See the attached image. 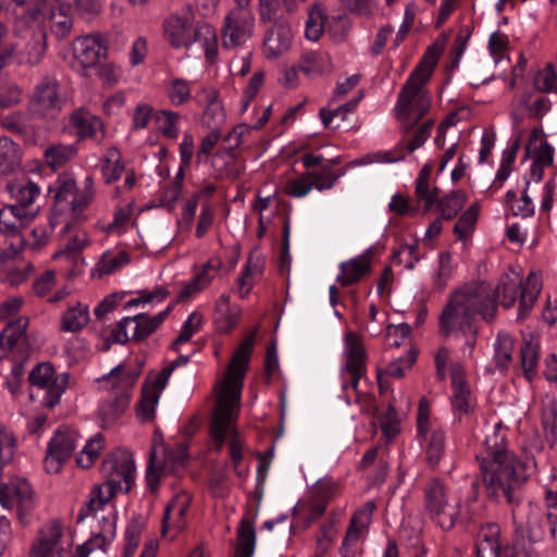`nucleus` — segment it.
<instances>
[{"mask_svg": "<svg viewBox=\"0 0 557 557\" xmlns=\"http://www.w3.org/2000/svg\"><path fill=\"white\" fill-rule=\"evenodd\" d=\"M89 322V309L87 305L76 302L67 308L62 317V330L77 332Z\"/></svg>", "mask_w": 557, "mask_h": 557, "instance_id": "nucleus-47", "label": "nucleus"}, {"mask_svg": "<svg viewBox=\"0 0 557 557\" xmlns=\"http://www.w3.org/2000/svg\"><path fill=\"white\" fill-rule=\"evenodd\" d=\"M256 531L247 521H243L238 529V547L239 557H251L255 552Z\"/></svg>", "mask_w": 557, "mask_h": 557, "instance_id": "nucleus-62", "label": "nucleus"}, {"mask_svg": "<svg viewBox=\"0 0 557 557\" xmlns=\"http://www.w3.org/2000/svg\"><path fill=\"white\" fill-rule=\"evenodd\" d=\"M371 251L369 248L362 255L339 264L341 272L336 280L342 286L352 285L370 273Z\"/></svg>", "mask_w": 557, "mask_h": 557, "instance_id": "nucleus-32", "label": "nucleus"}, {"mask_svg": "<svg viewBox=\"0 0 557 557\" xmlns=\"http://www.w3.org/2000/svg\"><path fill=\"white\" fill-rule=\"evenodd\" d=\"M478 214L479 205L473 203L461 214V216L454 226V233L457 235L459 240L463 242V244L467 242V239L473 232Z\"/></svg>", "mask_w": 557, "mask_h": 557, "instance_id": "nucleus-58", "label": "nucleus"}, {"mask_svg": "<svg viewBox=\"0 0 557 557\" xmlns=\"http://www.w3.org/2000/svg\"><path fill=\"white\" fill-rule=\"evenodd\" d=\"M202 324L203 315L198 311H193L183 323L181 331L173 343V346L177 348L178 345L187 343L193 335L201 330Z\"/></svg>", "mask_w": 557, "mask_h": 557, "instance_id": "nucleus-63", "label": "nucleus"}, {"mask_svg": "<svg viewBox=\"0 0 557 557\" xmlns=\"http://www.w3.org/2000/svg\"><path fill=\"white\" fill-rule=\"evenodd\" d=\"M193 82L184 78H172L166 87V96L173 106H183L191 99Z\"/></svg>", "mask_w": 557, "mask_h": 557, "instance_id": "nucleus-56", "label": "nucleus"}, {"mask_svg": "<svg viewBox=\"0 0 557 557\" xmlns=\"http://www.w3.org/2000/svg\"><path fill=\"white\" fill-rule=\"evenodd\" d=\"M537 482L542 488L546 506L549 532L557 540V468L543 467L539 470Z\"/></svg>", "mask_w": 557, "mask_h": 557, "instance_id": "nucleus-24", "label": "nucleus"}, {"mask_svg": "<svg viewBox=\"0 0 557 557\" xmlns=\"http://www.w3.org/2000/svg\"><path fill=\"white\" fill-rule=\"evenodd\" d=\"M293 41L294 30L288 21L282 17L275 20L264 34L263 53L268 59H277L292 48Z\"/></svg>", "mask_w": 557, "mask_h": 557, "instance_id": "nucleus-23", "label": "nucleus"}, {"mask_svg": "<svg viewBox=\"0 0 557 557\" xmlns=\"http://www.w3.org/2000/svg\"><path fill=\"white\" fill-rule=\"evenodd\" d=\"M315 508L318 515H322L326 508V504L339 493V485L333 480H321L314 487Z\"/></svg>", "mask_w": 557, "mask_h": 557, "instance_id": "nucleus-51", "label": "nucleus"}, {"mask_svg": "<svg viewBox=\"0 0 557 557\" xmlns=\"http://www.w3.org/2000/svg\"><path fill=\"white\" fill-rule=\"evenodd\" d=\"M104 449V437L102 434L97 433L87 440L82 450L78 453L76 462L78 467L88 469L99 458L100 454Z\"/></svg>", "mask_w": 557, "mask_h": 557, "instance_id": "nucleus-48", "label": "nucleus"}, {"mask_svg": "<svg viewBox=\"0 0 557 557\" xmlns=\"http://www.w3.org/2000/svg\"><path fill=\"white\" fill-rule=\"evenodd\" d=\"M28 319L21 317L7 324L0 333V359L11 358L21 342L25 338Z\"/></svg>", "mask_w": 557, "mask_h": 557, "instance_id": "nucleus-33", "label": "nucleus"}, {"mask_svg": "<svg viewBox=\"0 0 557 557\" xmlns=\"http://www.w3.org/2000/svg\"><path fill=\"white\" fill-rule=\"evenodd\" d=\"M205 53L206 59L213 63L218 58L219 45L215 29L209 24H201L196 27L195 40Z\"/></svg>", "mask_w": 557, "mask_h": 557, "instance_id": "nucleus-44", "label": "nucleus"}, {"mask_svg": "<svg viewBox=\"0 0 557 557\" xmlns=\"http://www.w3.org/2000/svg\"><path fill=\"white\" fill-rule=\"evenodd\" d=\"M193 497L187 491L177 493L166 505L162 517L161 532L163 536L174 539L187 527V511Z\"/></svg>", "mask_w": 557, "mask_h": 557, "instance_id": "nucleus-21", "label": "nucleus"}, {"mask_svg": "<svg viewBox=\"0 0 557 557\" xmlns=\"http://www.w3.org/2000/svg\"><path fill=\"white\" fill-rule=\"evenodd\" d=\"M172 308L173 306L170 305L165 310L154 315L139 313L134 317H125L124 324L132 326V339L139 342L151 335L163 323Z\"/></svg>", "mask_w": 557, "mask_h": 557, "instance_id": "nucleus-30", "label": "nucleus"}, {"mask_svg": "<svg viewBox=\"0 0 557 557\" xmlns=\"http://www.w3.org/2000/svg\"><path fill=\"white\" fill-rule=\"evenodd\" d=\"M73 547L70 529L62 521L52 519L38 530L28 557H77Z\"/></svg>", "mask_w": 557, "mask_h": 557, "instance_id": "nucleus-12", "label": "nucleus"}, {"mask_svg": "<svg viewBox=\"0 0 557 557\" xmlns=\"http://www.w3.org/2000/svg\"><path fill=\"white\" fill-rule=\"evenodd\" d=\"M22 152L9 137H0V175H9L20 170Z\"/></svg>", "mask_w": 557, "mask_h": 557, "instance_id": "nucleus-40", "label": "nucleus"}, {"mask_svg": "<svg viewBox=\"0 0 557 557\" xmlns=\"http://www.w3.org/2000/svg\"><path fill=\"white\" fill-rule=\"evenodd\" d=\"M51 32L59 38L66 37L73 26L70 15V7L66 3L57 1L51 5L49 13Z\"/></svg>", "mask_w": 557, "mask_h": 557, "instance_id": "nucleus-43", "label": "nucleus"}, {"mask_svg": "<svg viewBox=\"0 0 557 557\" xmlns=\"http://www.w3.org/2000/svg\"><path fill=\"white\" fill-rule=\"evenodd\" d=\"M242 309L238 305L231 304L228 294H222L214 305L213 322L220 333H227L239 322Z\"/></svg>", "mask_w": 557, "mask_h": 557, "instance_id": "nucleus-31", "label": "nucleus"}, {"mask_svg": "<svg viewBox=\"0 0 557 557\" xmlns=\"http://www.w3.org/2000/svg\"><path fill=\"white\" fill-rule=\"evenodd\" d=\"M78 434L67 428L58 429L48 443L47 455L44 461L48 473H58L63 463L72 456L76 448Z\"/></svg>", "mask_w": 557, "mask_h": 557, "instance_id": "nucleus-17", "label": "nucleus"}, {"mask_svg": "<svg viewBox=\"0 0 557 557\" xmlns=\"http://www.w3.org/2000/svg\"><path fill=\"white\" fill-rule=\"evenodd\" d=\"M264 261L260 256H249L237 278V294L240 298L244 299L250 294L256 280L262 275Z\"/></svg>", "mask_w": 557, "mask_h": 557, "instance_id": "nucleus-35", "label": "nucleus"}, {"mask_svg": "<svg viewBox=\"0 0 557 557\" xmlns=\"http://www.w3.org/2000/svg\"><path fill=\"white\" fill-rule=\"evenodd\" d=\"M77 153L76 145L58 143L46 148L44 158L46 164L53 171H57L74 160Z\"/></svg>", "mask_w": 557, "mask_h": 557, "instance_id": "nucleus-39", "label": "nucleus"}, {"mask_svg": "<svg viewBox=\"0 0 557 557\" xmlns=\"http://www.w3.org/2000/svg\"><path fill=\"white\" fill-rule=\"evenodd\" d=\"M89 516H94L97 520L98 531L91 539L77 547V557H88L95 549H102L116 534L117 513L111 499H103L90 493L88 502L78 511L77 521L81 522Z\"/></svg>", "mask_w": 557, "mask_h": 557, "instance_id": "nucleus-9", "label": "nucleus"}, {"mask_svg": "<svg viewBox=\"0 0 557 557\" xmlns=\"http://www.w3.org/2000/svg\"><path fill=\"white\" fill-rule=\"evenodd\" d=\"M494 290V299L496 300V296L500 299V304L505 308H511L518 297V293L520 292V301H519V310H518V319H525L530 311L532 310L537 297L542 290V276L536 271H531L525 280L522 283L520 274L509 269L506 272L498 283V285L494 288L490 284H487Z\"/></svg>", "mask_w": 557, "mask_h": 557, "instance_id": "nucleus-8", "label": "nucleus"}, {"mask_svg": "<svg viewBox=\"0 0 557 557\" xmlns=\"http://www.w3.org/2000/svg\"><path fill=\"white\" fill-rule=\"evenodd\" d=\"M445 443L446 435L444 431L435 430L432 432L425 449L426 461L432 468L437 467L444 456Z\"/></svg>", "mask_w": 557, "mask_h": 557, "instance_id": "nucleus-59", "label": "nucleus"}, {"mask_svg": "<svg viewBox=\"0 0 557 557\" xmlns=\"http://www.w3.org/2000/svg\"><path fill=\"white\" fill-rule=\"evenodd\" d=\"M137 375L123 364L113 368L103 377L115 395L102 401L98 408V417L103 428L112 425L127 409L129 405V391L135 384Z\"/></svg>", "mask_w": 557, "mask_h": 557, "instance_id": "nucleus-11", "label": "nucleus"}, {"mask_svg": "<svg viewBox=\"0 0 557 557\" xmlns=\"http://www.w3.org/2000/svg\"><path fill=\"white\" fill-rule=\"evenodd\" d=\"M423 499L430 518L443 530H450L471 518L475 497H455L443 480L431 478L423 487Z\"/></svg>", "mask_w": 557, "mask_h": 557, "instance_id": "nucleus-7", "label": "nucleus"}, {"mask_svg": "<svg viewBox=\"0 0 557 557\" xmlns=\"http://www.w3.org/2000/svg\"><path fill=\"white\" fill-rule=\"evenodd\" d=\"M467 201V195L465 191L458 189L453 190L444 198H442L438 203V210L441 212V218L446 220L454 219L458 212L462 209Z\"/></svg>", "mask_w": 557, "mask_h": 557, "instance_id": "nucleus-52", "label": "nucleus"}, {"mask_svg": "<svg viewBox=\"0 0 557 557\" xmlns=\"http://www.w3.org/2000/svg\"><path fill=\"white\" fill-rule=\"evenodd\" d=\"M0 505L8 510L16 509L20 518L29 513L35 506L30 484L23 479L0 483Z\"/></svg>", "mask_w": 557, "mask_h": 557, "instance_id": "nucleus-20", "label": "nucleus"}, {"mask_svg": "<svg viewBox=\"0 0 557 557\" xmlns=\"http://www.w3.org/2000/svg\"><path fill=\"white\" fill-rule=\"evenodd\" d=\"M331 67L330 57L320 51H309L302 54L299 69L306 74L322 73Z\"/></svg>", "mask_w": 557, "mask_h": 557, "instance_id": "nucleus-54", "label": "nucleus"}, {"mask_svg": "<svg viewBox=\"0 0 557 557\" xmlns=\"http://www.w3.org/2000/svg\"><path fill=\"white\" fill-rule=\"evenodd\" d=\"M520 355L524 375L531 381L535 374L539 360V342L535 338L524 339Z\"/></svg>", "mask_w": 557, "mask_h": 557, "instance_id": "nucleus-55", "label": "nucleus"}, {"mask_svg": "<svg viewBox=\"0 0 557 557\" xmlns=\"http://www.w3.org/2000/svg\"><path fill=\"white\" fill-rule=\"evenodd\" d=\"M500 529L497 524L488 523L482 527L478 533L476 557H503L511 555L509 552L500 553Z\"/></svg>", "mask_w": 557, "mask_h": 557, "instance_id": "nucleus-34", "label": "nucleus"}, {"mask_svg": "<svg viewBox=\"0 0 557 557\" xmlns=\"http://www.w3.org/2000/svg\"><path fill=\"white\" fill-rule=\"evenodd\" d=\"M143 522L140 517H134L128 522L125 530V544L122 557H134L140 543Z\"/></svg>", "mask_w": 557, "mask_h": 557, "instance_id": "nucleus-60", "label": "nucleus"}, {"mask_svg": "<svg viewBox=\"0 0 557 557\" xmlns=\"http://www.w3.org/2000/svg\"><path fill=\"white\" fill-rule=\"evenodd\" d=\"M101 471L106 481L96 485L90 493L103 499H112L117 493L129 492L136 473L133 455L125 449H116L108 454Z\"/></svg>", "mask_w": 557, "mask_h": 557, "instance_id": "nucleus-10", "label": "nucleus"}, {"mask_svg": "<svg viewBox=\"0 0 557 557\" xmlns=\"http://www.w3.org/2000/svg\"><path fill=\"white\" fill-rule=\"evenodd\" d=\"M7 190L20 208L30 206L40 194L39 186L26 177L10 182Z\"/></svg>", "mask_w": 557, "mask_h": 557, "instance_id": "nucleus-38", "label": "nucleus"}, {"mask_svg": "<svg viewBox=\"0 0 557 557\" xmlns=\"http://www.w3.org/2000/svg\"><path fill=\"white\" fill-rule=\"evenodd\" d=\"M456 267L457 265L454 262L453 256L449 251L441 252L433 269L432 278L434 285L440 289L446 287L448 281L453 276Z\"/></svg>", "mask_w": 557, "mask_h": 557, "instance_id": "nucleus-49", "label": "nucleus"}, {"mask_svg": "<svg viewBox=\"0 0 557 557\" xmlns=\"http://www.w3.org/2000/svg\"><path fill=\"white\" fill-rule=\"evenodd\" d=\"M437 64V54L429 49L401 86L393 114L405 132L413 128L431 108V95L426 89Z\"/></svg>", "mask_w": 557, "mask_h": 557, "instance_id": "nucleus-4", "label": "nucleus"}, {"mask_svg": "<svg viewBox=\"0 0 557 557\" xmlns=\"http://www.w3.org/2000/svg\"><path fill=\"white\" fill-rule=\"evenodd\" d=\"M513 350V339L507 333H498L494 343V362L496 367L504 371L508 369Z\"/></svg>", "mask_w": 557, "mask_h": 557, "instance_id": "nucleus-50", "label": "nucleus"}, {"mask_svg": "<svg viewBox=\"0 0 557 557\" xmlns=\"http://www.w3.org/2000/svg\"><path fill=\"white\" fill-rule=\"evenodd\" d=\"M129 259L126 252H110L102 255L101 259L96 263L91 271L94 277H102L109 275L128 263Z\"/></svg>", "mask_w": 557, "mask_h": 557, "instance_id": "nucleus-45", "label": "nucleus"}, {"mask_svg": "<svg viewBox=\"0 0 557 557\" xmlns=\"http://www.w3.org/2000/svg\"><path fill=\"white\" fill-rule=\"evenodd\" d=\"M542 425L545 440L554 446L557 441V399L554 395L546 394L541 401Z\"/></svg>", "mask_w": 557, "mask_h": 557, "instance_id": "nucleus-37", "label": "nucleus"}, {"mask_svg": "<svg viewBox=\"0 0 557 557\" xmlns=\"http://www.w3.org/2000/svg\"><path fill=\"white\" fill-rule=\"evenodd\" d=\"M46 0H12L11 10L15 16L14 37L17 41L20 64L36 65L45 57L47 34L37 21V15Z\"/></svg>", "mask_w": 557, "mask_h": 557, "instance_id": "nucleus-5", "label": "nucleus"}, {"mask_svg": "<svg viewBox=\"0 0 557 557\" xmlns=\"http://www.w3.org/2000/svg\"><path fill=\"white\" fill-rule=\"evenodd\" d=\"M16 451V437L5 426L0 424V471L11 463Z\"/></svg>", "mask_w": 557, "mask_h": 557, "instance_id": "nucleus-61", "label": "nucleus"}, {"mask_svg": "<svg viewBox=\"0 0 557 557\" xmlns=\"http://www.w3.org/2000/svg\"><path fill=\"white\" fill-rule=\"evenodd\" d=\"M49 194L54 199L57 206L69 201L67 211L54 224H63V230L69 232L72 223H81L88 220V209L91 206L95 196V181L91 175H86L82 185L78 186L75 176L70 172H63L49 187Z\"/></svg>", "mask_w": 557, "mask_h": 557, "instance_id": "nucleus-6", "label": "nucleus"}, {"mask_svg": "<svg viewBox=\"0 0 557 557\" xmlns=\"http://www.w3.org/2000/svg\"><path fill=\"white\" fill-rule=\"evenodd\" d=\"M182 115L172 110H158L153 113L157 131L164 137L175 140L180 136Z\"/></svg>", "mask_w": 557, "mask_h": 557, "instance_id": "nucleus-42", "label": "nucleus"}, {"mask_svg": "<svg viewBox=\"0 0 557 557\" xmlns=\"http://www.w3.org/2000/svg\"><path fill=\"white\" fill-rule=\"evenodd\" d=\"M29 382L33 386L44 391L42 405L54 408L69 385V374H55L54 368L49 362L37 364L29 373Z\"/></svg>", "mask_w": 557, "mask_h": 557, "instance_id": "nucleus-15", "label": "nucleus"}, {"mask_svg": "<svg viewBox=\"0 0 557 557\" xmlns=\"http://www.w3.org/2000/svg\"><path fill=\"white\" fill-rule=\"evenodd\" d=\"M376 505L369 500L360 506L351 516L349 527L343 540V546H350L366 536L372 523Z\"/></svg>", "mask_w": 557, "mask_h": 557, "instance_id": "nucleus-29", "label": "nucleus"}, {"mask_svg": "<svg viewBox=\"0 0 557 557\" xmlns=\"http://www.w3.org/2000/svg\"><path fill=\"white\" fill-rule=\"evenodd\" d=\"M90 245V239L86 231L77 230L71 235L65 244V248L54 253L55 259L70 258L72 255L82 251Z\"/></svg>", "mask_w": 557, "mask_h": 557, "instance_id": "nucleus-64", "label": "nucleus"}, {"mask_svg": "<svg viewBox=\"0 0 557 557\" xmlns=\"http://www.w3.org/2000/svg\"><path fill=\"white\" fill-rule=\"evenodd\" d=\"M451 370V409L455 417L460 423H468L471 421L475 401L471 396L470 388L463 380V368L460 363H454L450 367Z\"/></svg>", "mask_w": 557, "mask_h": 557, "instance_id": "nucleus-19", "label": "nucleus"}, {"mask_svg": "<svg viewBox=\"0 0 557 557\" xmlns=\"http://www.w3.org/2000/svg\"><path fill=\"white\" fill-rule=\"evenodd\" d=\"M367 354L360 335L349 331L344 335L343 361L339 368L343 391L357 389L364 375Z\"/></svg>", "mask_w": 557, "mask_h": 557, "instance_id": "nucleus-13", "label": "nucleus"}, {"mask_svg": "<svg viewBox=\"0 0 557 557\" xmlns=\"http://www.w3.org/2000/svg\"><path fill=\"white\" fill-rule=\"evenodd\" d=\"M255 28V15L249 5H239L230 10L224 17L222 39L224 48H235L251 38Z\"/></svg>", "mask_w": 557, "mask_h": 557, "instance_id": "nucleus-16", "label": "nucleus"}, {"mask_svg": "<svg viewBox=\"0 0 557 557\" xmlns=\"http://www.w3.org/2000/svg\"><path fill=\"white\" fill-rule=\"evenodd\" d=\"M107 48L96 35L79 37L73 42V66L88 69L95 66L106 57Z\"/></svg>", "mask_w": 557, "mask_h": 557, "instance_id": "nucleus-25", "label": "nucleus"}, {"mask_svg": "<svg viewBox=\"0 0 557 557\" xmlns=\"http://www.w3.org/2000/svg\"><path fill=\"white\" fill-rule=\"evenodd\" d=\"M256 333L249 334L237 347L226 369L225 376L215 384V407L211 418V437L214 449L221 451L225 440H230V457L235 471L243 459L244 443L236 428L240 411L243 380L250 360Z\"/></svg>", "mask_w": 557, "mask_h": 557, "instance_id": "nucleus-1", "label": "nucleus"}, {"mask_svg": "<svg viewBox=\"0 0 557 557\" xmlns=\"http://www.w3.org/2000/svg\"><path fill=\"white\" fill-rule=\"evenodd\" d=\"M29 221L27 213L18 206L10 205L0 208V233L16 236Z\"/></svg>", "mask_w": 557, "mask_h": 557, "instance_id": "nucleus-36", "label": "nucleus"}, {"mask_svg": "<svg viewBox=\"0 0 557 557\" xmlns=\"http://www.w3.org/2000/svg\"><path fill=\"white\" fill-rule=\"evenodd\" d=\"M310 175L312 189L318 191L330 190L334 187L342 174L333 172L331 163L322 164L319 170L307 171Z\"/></svg>", "mask_w": 557, "mask_h": 557, "instance_id": "nucleus-53", "label": "nucleus"}, {"mask_svg": "<svg viewBox=\"0 0 557 557\" xmlns=\"http://www.w3.org/2000/svg\"><path fill=\"white\" fill-rule=\"evenodd\" d=\"M199 106L205 107V123L211 129H220L225 121V111L219 100V91L213 87H202L194 97Z\"/></svg>", "mask_w": 557, "mask_h": 557, "instance_id": "nucleus-28", "label": "nucleus"}, {"mask_svg": "<svg viewBox=\"0 0 557 557\" xmlns=\"http://www.w3.org/2000/svg\"><path fill=\"white\" fill-rule=\"evenodd\" d=\"M102 178L106 184H112L120 180L124 172V164L119 149L110 147L99 160Z\"/></svg>", "mask_w": 557, "mask_h": 557, "instance_id": "nucleus-41", "label": "nucleus"}, {"mask_svg": "<svg viewBox=\"0 0 557 557\" xmlns=\"http://www.w3.org/2000/svg\"><path fill=\"white\" fill-rule=\"evenodd\" d=\"M497 312L494 290L487 283L468 284L450 294L440 315V331L445 337L479 334V320L492 322Z\"/></svg>", "mask_w": 557, "mask_h": 557, "instance_id": "nucleus-3", "label": "nucleus"}, {"mask_svg": "<svg viewBox=\"0 0 557 557\" xmlns=\"http://www.w3.org/2000/svg\"><path fill=\"white\" fill-rule=\"evenodd\" d=\"M66 127L79 140L94 139L100 143L104 138L102 120L84 108H78L70 113Z\"/></svg>", "mask_w": 557, "mask_h": 557, "instance_id": "nucleus-22", "label": "nucleus"}, {"mask_svg": "<svg viewBox=\"0 0 557 557\" xmlns=\"http://www.w3.org/2000/svg\"><path fill=\"white\" fill-rule=\"evenodd\" d=\"M63 99L60 96V85L55 77H42L34 88L28 101L29 113L45 121H52L62 111Z\"/></svg>", "mask_w": 557, "mask_h": 557, "instance_id": "nucleus-14", "label": "nucleus"}, {"mask_svg": "<svg viewBox=\"0 0 557 557\" xmlns=\"http://www.w3.org/2000/svg\"><path fill=\"white\" fill-rule=\"evenodd\" d=\"M196 27L188 16L172 14L164 22L165 39L174 48H187L195 40Z\"/></svg>", "mask_w": 557, "mask_h": 557, "instance_id": "nucleus-27", "label": "nucleus"}, {"mask_svg": "<svg viewBox=\"0 0 557 557\" xmlns=\"http://www.w3.org/2000/svg\"><path fill=\"white\" fill-rule=\"evenodd\" d=\"M518 148L519 146L517 143L512 148L503 151L499 168L496 172L494 182L491 185L490 189H500L504 183L508 180L512 171V164L516 160Z\"/></svg>", "mask_w": 557, "mask_h": 557, "instance_id": "nucleus-57", "label": "nucleus"}, {"mask_svg": "<svg viewBox=\"0 0 557 557\" xmlns=\"http://www.w3.org/2000/svg\"><path fill=\"white\" fill-rule=\"evenodd\" d=\"M222 267L220 259H210L195 273L194 277L184 283L177 295V301H185L207 289L219 275Z\"/></svg>", "mask_w": 557, "mask_h": 557, "instance_id": "nucleus-26", "label": "nucleus"}, {"mask_svg": "<svg viewBox=\"0 0 557 557\" xmlns=\"http://www.w3.org/2000/svg\"><path fill=\"white\" fill-rule=\"evenodd\" d=\"M525 153L532 159L530 177L539 183L544 176L545 168L553 165L555 153L554 147L545 139L542 128H532L525 145Z\"/></svg>", "mask_w": 557, "mask_h": 557, "instance_id": "nucleus-18", "label": "nucleus"}, {"mask_svg": "<svg viewBox=\"0 0 557 557\" xmlns=\"http://www.w3.org/2000/svg\"><path fill=\"white\" fill-rule=\"evenodd\" d=\"M483 450L476 455L486 492L491 497L513 500V491L529 473L527 466L506 449V434L500 421L486 428Z\"/></svg>", "mask_w": 557, "mask_h": 557, "instance_id": "nucleus-2", "label": "nucleus"}, {"mask_svg": "<svg viewBox=\"0 0 557 557\" xmlns=\"http://www.w3.org/2000/svg\"><path fill=\"white\" fill-rule=\"evenodd\" d=\"M325 27L332 29V22L325 17L321 5L315 4L310 9L306 21V38L311 41L319 40Z\"/></svg>", "mask_w": 557, "mask_h": 557, "instance_id": "nucleus-46", "label": "nucleus"}]
</instances>
